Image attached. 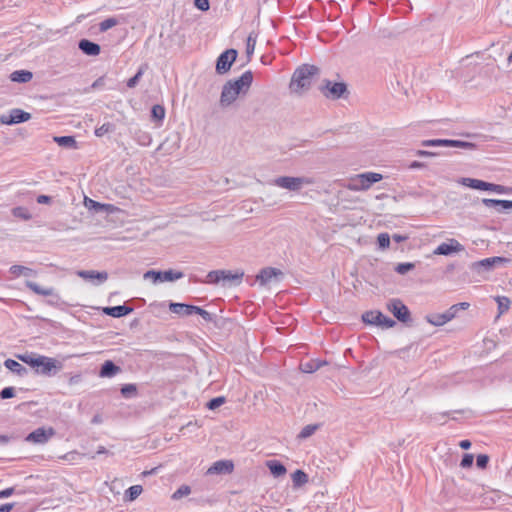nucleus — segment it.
Returning a JSON list of instances; mask_svg holds the SVG:
<instances>
[{
	"mask_svg": "<svg viewBox=\"0 0 512 512\" xmlns=\"http://www.w3.org/2000/svg\"><path fill=\"white\" fill-rule=\"evenodd\" d=\"M252 82L253 73L250 70L245 71L238 79L227 81L222 87L220 106L229 107L241 93L245 94L249 90Z\"/></svg>",
	"mask_w": 512,
	"mask_h": 512,
	"instance_id": "f257e3e1",
	"label": "nucleus"
},
{
	"mask_svg": "<svg viewBox=\"0 0 512 512\" xmlns=\"http://www.w3.org/2000/svg\"><path fill=\"white\" fill-rule=\"evenodd\" d=\"M319 74V68L315 65L303 64L298 67L291 78L290 89L292 92L302 94L310 89L312 79Z\"/></svg>",
	"mask_w": 512,
	"mask_h": 512,
	"instance_id": "f03ea898",
	"label": "nucleus"
},
{
	"mask_svg": "<svg viewBox=\"0 0 512 512\" xmlns=\"http://www.w3.org/2000/svg\"><path fill=\"white\" fill-rule=\"evenodd\" d=\"M319 89L326 98L332 100L346 98L349 95L347 85L344 82H333L325 79Z\"/></svg>",
	"mask_w": 512,
	"mask_h": 512,
	"instance_id": "7ed1b4c3",
	"label": "nucleus"
},
{
	"mask_svg": "<svg viewBox=\"0 0 512 512\" xmlns=\"http://www.w3.org/2000/svg\"><path fill=\"white\" fill-rule=\"evenodd\" d=\"M244 276V272L233 273L230 270H213L207 274L205 283L218 284L220 281L239 284Z\"/></svg>",
	"mask_w": 512,
	"mask_h": 512,
	"instance_id": "20e7f679",
	"label": "nucleus"
},
{
	"mask_svg": "<svg viewBox=\"0 0 512 512\" xmlns=\"http://www.w3.org/2000/svg\"><path fill=\"white\" fill-rule=\"evenodd\" d=\"M238 56V52L236 49L230 48L222 52L216 60V73L219 75H224L228 73L231 69V66L236 61Z\"/></svg>",
	"mask_w": 512,
	"mask_h": 512,
	"instance_id": "39448f33",
	"label": "nucleus"
},
{
	"mask_svg": "<svg viewBox=\"0 0 512 512\" xmlns=\"http://www.w3.org/2000/svg\"><path fill=\"white\" fill-rule=\"evenodd\" d=\"M184 277V274L181 271H175V270H166V271H156V270H149L144 273L143 278L145 280L151 279L153 283L158 282H172L178 279H181Z\"/></svg>",
	"mask_w": 512,
	"mask_h": 512,
	"instance_id": "423d86ee",
	"label": "nucleus"
},
{
	"mask_svg": "<svg viewBox=\"0 0 512 512\" xmlns=\"http://www.w3.org/2000/svg\"><path fill=\"white\" fill-rule=\"evenodd\" d=\"M362 320L366 324L376 325L383 328H392L396 325V322L384 315L380 311H367L362 315Z\"/></svg>",
	"mask_w": 512,
	"mask_h": 512,
	"instance_id": "0eeeda50",
	"label": "nucleus"
},
{
	"mask_svg": "<svg viewBox=\"0 0 512 512\" xmlns=\"http://www.w3.org/2000/svg\"><path fill=\"white\" fill-rule=\"evenodd\" d=\"M421 146L424 147H453V148H462V149H475L476 145L471 142H466L462 140H452V139H430L423 140L421 142Z\"/></svg>",
	"mask_w": 512,
	"mask_h": 512,
	"instance_id": "6e6552de",
	"label": "nucleus"
},
{
	"mask_svg": "<svg viewBox=\"0 0 512 512\" xmlns=\"http://www.w3.org/2000/svg\"><path fill=\"white\" fill-rule=\"evenodd\" d=\"M56 431L53 427H39L25 437V441L32 444H46Z\"/></svg>",
	"mask_w": 512,
	"mask_h": 512,
	"instance_id": "1a4fd4ad",
	"label": "nucleus"
},
{
	"mask_svg": "<svg viewBox=\"0 0 512 512\" xmlns=\"http://www.w3.org/2000/svg\"><path fill=\"white\" fill-rule=\"evenodd\" d=\"M41 364L36 368L35 372L44 376H54L62 369V363L54 358L40 356Z\"/></svg>",
	"mask_w": 512,
	"mask_h": 512,
	"instance_id": "9d476101",
	"label": "nucleus"
},
{
	"mask_svg": "<svg viewBox=\"0 0 512 512\" xmlns=\"http://www.w3.org/2000/svg\"><path fill=\"white\" fill-rule=\"evenodd\" d=\"M309 183L304 177L281 176L273 180V184L289 191H299L303 184Z\"/></svg>",
	"mask_w": 512,
	"mask_h": 512,
	"instance_id": "9b49d317",
	"label": "nucleus"
},
{
	"mask_svg": "<svg viewBox=\"0 0 512 512\" xmlns=\"http://www.w3.org/2000/svg\"><path fill=\"white\" fill-rule=\"evenodd\" d=\"M387 309L394 317L403 323L411 320V313L406 305L400 299H392L387 303Z\"/></svg>",
	"mask_w": 512,
	"mask_h": 512,
	"instance_id": "f8f14e48",
	"label": "nucleus"
},
{
	"mask_svg": "<svg viewBox=\"0 0 512 512\" xmlns=\"http://www.w3.org/2000/svg\"><path fill=\"white\" fill-rule=\"evenodd\" d=\"M508 261H509V259H507L505 257H499V256L485 258L480 261L473 262L470 265V269L472 271H476L478 273L491 271L494 269V267L496 265L506 263Z\"/></svg>",
	"mask_w": 512,
	"mask_h": 512,
	"instance_id": "ddd939ff",
	"label": "nucleus"
},
{
	"mask_svg": "<svg viewBox=\"0 0 512 512\" xmlns=\"http://www.w3.org/2000/svg\"><path fill=\"white\" fill-rule=\"evenodd\" d=\"M31 118V114L21 109H12L8 115H1L0 122L5 125H14L23 123Z\"/></svg>",
	"mask_w": 512,
	"mask_h": 512,
	"instance_id": "4468645a",
	"label": "nucleus"
},
{
	"mask_svg": "<svg viewBox=\"0 0 512 512\" xmlns=\"http://www.w3.org/2000/svg\"><path fill=\"white\" fill-rule=\"evenodd\" d=\"M464 251V246L456 239H449L448 242L441 243L434 251L435 255L449 256L452 253Z\"/></svg>",
	"mask_w": 512,
	"mask_h": 512,
	"instance_id": "2eb2a0df",
	"label": "nucleus"
},
{
	"mask_svg": "<svg viewBox=\"0 0 512 512\" xmlns=\"http://www.w3.org/2000/svg\"><path fill=\"white\" fill-rule=\"evenodd\" d=\"M133 310H134L133 307L128 306L126 304L118 305V306H108V307H103L102 308V311H103V313L105 315L111 316V317H114V318L124 317V316L132 313Z\"/></svg>",
	"mask_w": 512,
	"mask_h": 512,
	"instance_id": "dca6fc26",
	"label": "nucleus"
},
{
	"mask_svg": "<svg viewBox=\"0 0 512 512\" xmlns=\"http://www.w3.org/2000/svg\"><path fill=\"white\" fill-rule=\"evenodd\" d=\"M234 464L231 460H219L207 470V474H229L233 471Z\"/></svg>",
	"mask_w": 512,
	"mask_h": 512,
	"instance_id": "f3484780",
	"label": "nucleus"
},
{
	"mask_svg": "<svg viewBox=\"0 0 512 512\" xmlns=\"http://www.w3.org/2000/svg\"><path fill=\"white\" fill-rule=\"evenodd\" d=\"M482 203L488 208H494L499 213L512 209V200L484 198Z\"/></svg>",
	"mask_w": 512,
	"mask_h": 512,
	"instance_id": "a211bd4d",
	"label": "nucleus"
},
{
	"mask_svg": "<svg viewBox=\"0 0 512 512\" xmlns=\"http://www.w3.org/2000/svg\"><path fill=\"white\" fill-rule=\"evenodd\" d=\"M282 272L273 267H266L260 270V272L256 276V281L259 282L261 286H265L267 283L271 281L273 277L281 275Z\"/></svg>",
	"mask_w": 512,
	"mask_h": 512,
	"instance_id": "6ab92c4d",
	"label": "nucleus"
},
{
	"mask_svg": "<svg viewBox=\"0 0 512 512\" xmlns=\"http://www.w3.org/2000/svg\"><path fill=\"white\" fill-rule=\"evenodd\" d=\"M78 48L88 56H98L101 52V47L98 43L88 39H81L78 42Z\"/></svg>",
	"mask_w": 512,
	"mask_h": 512,
	"instance_id": "aec40b11",
	"label": "nucleus"
},
{
	"mask_svg": "<svg viewBox=\"0 0 512 512\" xmlns=\"http://www.w3.org/2000/svg\"><path fill=\"white\" fill-rule=\"evenodd\" d=\"M77 274L85 280H97V284H101L108 279V273L106 271L81 270L78 271Z\"/></svg>",
	"mask_w": 512,
	"mask_h": 512,
	"instance_id": "412c9836",
	"label": "nucleus"
},
{
	"mask_svg": "<svg viewBox=\"0 0 512 512\" xmlns=\"http://www.w3.org/2000/svg\"><path fill=\"white\" fill-rule=\"evenodd\" d=\"M169 309L172 313L178 314L180 316H190L194 314L195 305L171 302L169 304Z\"/></svg>",
	"mask_w": 512,
	"mask_h": 512,
	"instance_id": "4be33fe9",
	"label": "nucleus"
},
{
	"mask_svg": "<svg viewBox=\"0 0 512 512\" xmlns=\"http://www.w3.org/2000/svg\"><path fill=\"white\" fill-rule=\"evenodd\" d=\"M26 287L33 291L35 294L42 296H54L56 302L59 300V296L55 294V291L52 287L43 288L33 281H27Z\"/></svg>",
	"mask_w": 512,
	"mask_h": 512,
	"instance_id": "5701e85b",
	"label": "nucleus"
},
{
	"mask_svg": "<svg viewBox=\"0 0 512 512\" xmlns=\"http://www.w3.org/2000/svg\"><path fill=\"white\" fill-rule=\"evenodd\" d=\"M428 323L434 326H442L453 319V314L444 313H433L426 317Z\"/></svg>",
	"mask_w": 512,
	"mask_h": 512,
	"instance_id": "b1692460",
	"label": "nucleus"
},
{
	"mask_svg": "<svg viewBox=\"0 0 512 512\" xmlns=\"http://www.w3.org/2000/svg\"><path fill=\"white\" fill-rule=\"evenodd\" d=\"M121 371V368L117 366L113 361L106 360L100 368L99 375L101 377H113Z\"/></svg>",
	"mask_w": 512,
	"mask_h": 512,
	"instance_id": "393cba45",
	"label": "nucleus"
},
{
	"mask_svg": "<svg viewBox=\"0 0 512 512\" xmlns=\"http://www.w3.org/2000/svg\"><path fill=\"white\" fill-rule=\"evenodd\" d=\"M460 183L472 189L487 191L489 182L474 179V178H462Z\"/></svg>",
	"mask_w": 512,
	"mask_h": 512,
	"instance_id": "a878e982",
	"label": "nucleus"
},
{
	"mask_svg": "<svg viewBox=\"0 0 512 512\" xmlns=\"http://www.w3.org/2000/svg\"><path fill=\"white\" fill-rule=\"evenodd\" d=\"M4 366L9 369L11 372L17 374L18 376H25L28 374V369L24 367L22 364L13 359H7L4 362Z\"/></svg>",
	"mask_w": 512,
	"mask_h": 512,
	"instance_id": "bb28decb",
	"label": "nucleus"
},
{
	"mask_svg": "<svg viewBox=\"0 0 512 512\" xmlns=\"http://www.w3.org/2000/svg\"><path fill=\"white\" fill-rule=\"evenodd\" d=\"M266 465L274 477H281L287 472L286 467L278 460H269Z\"/></svg>",
	"mask_w": 512,
	"mask_h": 512,
	"instance_id": "cd10ccee",
	"label": "nucleus"
},
{
	"mask_svg": "<svg viewBox=\"0 0 512 512\" xmlns=\"http://www.w3.org/2000/svg\"><path fill=\"white\" fill-rule=\"evenodd\" d=\"M85 206L95 212H110L114 208L111 204H103L87 197L85 198Z\"/></svg>",
	"mask_w": 512,
	"mask_h": 512,
	"instance_id": "c85d7f7f",
	"label": "nucleus"
},
{
	"mask_svg": "<svg viewBox=\"0 0 512 512\" xmlns=\"http://www.w3.org/2000/svg\"><path fill=\"white\" fill-rule=\"evenodd\" d=\"M33 77L32 72L28 70H16L10 74V79L17 83H27Z\"/></svg>",
	"mask_w": 512,
	"mask_h": 512,
	"instance_id": "c756f323",
	"label": "nucleus"
},
{
	"mask_svg": "<svg viewBox=\"0 0 512 512\" xmlns=\"http://www.w3.org/2000/svg\"><path fill=\"white\" fill-rule=\"evenodd\" d=\"M360 177L364 180V183L367 185L368 189L374 184L383 179V175L376 172H365L359 174Z\"/></svg>",
	"mask_w": 512,
	"mask_h": 512,
	"instance_id": "7c9ffc66",
	"label": "nucleus"
},
{
	"mask_svg": "<svg viewBox=\"0 0 512 512\" xmlns=\"http://www.w3.org/2000/svg\"><path fill=\"white\" fill-rule=\"evenodd\" d=\"M147 69H148L147 63L140 65L136 74L127 81V87L128 88L136 87Z\"/></svg>",
	"mask_w": 512,
	"mask_h": 512,
	"instance_id": "2f4dec72",
	"label": "nucleus"
},
{
	"mask_svg": "<svg viewBox=\"0 0 512 512\" xmlns=\"http://www.w3.org/2000/svg\"><path fill=\"white\" fill-rule=\"evenodd\" d=\"M348 189L351 191H365L368 190V187L364 183V180L358 174L350 180L348 184Z\"/></svg>",
	"mask_w": 512,
	"mask_h": 512,
	"instance_id": "473e14b6",
	"label": "nucleus"
},
{
	"mask_svg": "<svg viewBox=\"0 0 512 512\" xmlns=\"http://www.w3.org/2000/svg\"><path fill=\"white\" fill-rule=\"evenodd\" d=\"M54 141L61 147L76 148L77 142L73 136H56Z\"/></svg>",
	"mask_w": 512,
	"mask_h": 512,
	"instance_id": "72a5a7b5",
	"label": "nucleus"
},
{
	"mask_svg": "<svg viewBox=\"0 0 512 512\" xmlns=\"http://www.w3.org/2000/svg\"><path fill=\"white\" fill-rule=\"evenodd\" d=\"M40 356H35L33 354H24V355H18V359L24 362L25 364L29 365L30 367L36 368L41 364L40 362Z\"/></svg>",
	"mask_w": 512,
	"mask_h": 512,
	"instance_id": "f704fd0d",
	"label": "nucleus"
},
{
	"mask_svg": "<svg viewBox=\"0 0 512 512\" xmlns=\"http://www.w3.org/2000/svg\"><path fill=\"white\" fill-rule=\"evenodd\" d=\"M325 361H320L317 359L309 360L308 362L302 364V369L305 373H313L320 369L323 365H325Z\"/></svg>",
	"mask_w": 512,
	"mask_h": 512,
	"instance_id": "c9c22d12",
	"label": "nucleus"
},
{
	"mask_svg": "<svg viewBox=\"0 0 512 512\" xmlns=\"http://www.w3.org/2000/svg\"><path fill=\"white\" fill-rule=\"evenodd\" d=\"M292 482L294 487H301L308 482V475L298 469L292 474Z\"/></svg>",
	"mask_w": 512,
	"mask_h": 512,
	"instance_id": "e433bc0d",
	"label": "nucleus"
},
{
	"mask_svg": "<svg viewBox=\"0 0 512 512\" xmlns=\"http://www.w3.org/2000/svg\"><path fill=\"white\" fill-rule=\"evenodd\" d=\"M143 491L141 485H133L129 487L124 493L125 501H134Z\"/></svg>",
	"mask_w": 512,
	"mask_h": 512,
	"instance_id": "4c0bfd02",
	"label": "nucleus"
},
{
	"mask_svg": "<svg viewBox=\"0 0 512 512\" xmlns=\"http://www.w3.org/2000/svg\"><path fill=\"white\" fill-rule=\"evenodd\" d=\"M497 304H498V316L504 314L507 312L510 308L511 301L508 297L505 296H497L495 298Z\"/></svg>",
	"mask_w": 512,
	"mask_h": 512,
	"instance_id": "58836bf2",
	"label": "nucleus"
},
{
	"mask_svg": "<svg viewBox=\"0 0 512 512\" xmlns=\"http://www.w3.org/2000/svg\"><path fill=\"white\" fill-rule=\"evenodd\" d=\"M165 117V108L162 105L156 104L151 109V119L155 122H162Z\"/></svg>",
	"mask_w": 512,
	"mask_h": 512,
	"instance_id": "ea45409f",
	"label": "nucleus"
},
{
	"mask_svg": "<svg viewBox=\"0 0 512 512\" xmlns=\"http://www.w3.org/2000/svg\"><path fill=\"white\" fill-rule=\"evenodd\" d=\"M319 428L318 424H309L302 428L300 433L298 434L299 439H307L312 436Z\"/></svg>",
	"mask_w": 512,
	"mask_h": 512,
	"instance_id": "a19ab883",
	"label": "nucleus"
},
{
	"mask_svg": "<svg viewBox=\"0 0 512 512\" xmlns=\"http://www.w3.org/2000/svg\"><path fill=\"white\" fill-rule=\"evenodd\" d=\"M9 271L14 276H20V275L30 276L33 273L32 269L22 266V265H12L10 267Z\"/></svg>",
	"mask_w": 512,
	"mask_h": 512,
	"instance_id": "79ce46f5",
	"label": "nucleus"
},
{
	"mask_svg": "<svg viewBox=\"0 0 512 512\" xmlns=\"http://www.w3.org/2000/svg\"><path fill=\"white\" fill-rule=\"evenodd\" d=\"M114 130H115V125L110 122H107V123L102 124L100 127H97L95 129L94 133L97 137H103L104 135H106L108 133L114 132Z\"/></svg>",
	"mask_w": 512,
	"mask_h": 512,
	"instance_id": "37998d69",
	"label": "nucleus"
},
{
	"mask_svg": "<svg viewBox=\"0 0 512 512\" xmlns=\"http://www.w3.org/2000/svg\"><path fill=\"white\" fill-rule=\"evenodd\" d=\"M119 24V20L116 17H109L99 23L100 32H106L110 28Z\"/></svg>",
	"mask_w": 512,
	"mask_h": 512,
	"instance_id": "c03bdc74",
	"label": "nucleus"
},
{
	"mask_svg": "<svg viewBox=\"0 0 512 512\" xmlns=\"http://www.w3.org/2000/svg\"><path fill=\"white\" fill-rule=\"evenodd\" d=\"M120 391L124 398H132L137 395V387L135 384H125L121 387Z\"/></svg>",
	"mask_w": 512,
	"mask_h": 512,
	"instance_id": "a18cd8bd",
	"label": "nucleus"
},
{
	"mask_svg": "<svg viewBox=\"0 0 512 512\" xmlns=\"http://www.w3.org/2000/svg\"><path fill=\"white\" fill-rule=\"evenodd\" d=\"M136 141L142 146H148L152 142V137L148 132L138 131L136 132Z\"/></svg>",
	"mask_w": 512,
	"mask_h": 512,
	"instance_id": "49530a36",
	"label": "nucleus"
},
{
	"mask_svg": "<svg viewBox=\"0 0 512 512\" xmlns=\"http://www.w3.org/2000/svg\"><path fill=\"white\" fill-rule=\"evenodd\" d=\"M191 493V488L188 485H181L173 494L172 499L173 500H179L183 498L184 496H187Z\"/></svg>",
	"mask_w": 512,
	"mask_h": 512,
	"instance_id": "de8ad7c7",
	"label": "nucleus"
},
{
	"mask_svg": "<svg viewBox=\"0 0 512 512\" xmlns=\"http://www.w3.org/2000/svg\"><path fill=\"white\" fill-rule=\"evenodd\" d=\"M194 314L200 315L206 322H214L215 316L205 309L195 306Z\"/></svg>",
	"mask_w": 512,
	"mask_h": 512,
	"instance_id": "09e8293b",
	"label": "nucleus"
},
{
	"mask_svg": "<svg viewBox=\"0 0 512 512\" xmlns=\"http://www.w3.org/2000/svg\"><path fill=\"white\" fill-rule=\"evenodd\" d=\"M377 244L380 249H387L390 245V236L388 233H380L377 237Z\"/></svg>",
	"mask_w": 512,
	"mask_h": 512,
	"instance_id": "8fccbe9b",
	"label": "nucleus"
},
{
	"mask_svg": "<svg viewBox=\"0 0 512 512\" xmlns=\"http://www.w3.org/2000/svg\"><path fill=\"white\" fill-rule=\"evenodd\" d=\"M12 213L15 217H18V218H21V219H24V220H29L31 218V214L28 212V210L24 207H15L13 210H12Z\"/></svg>",
	"mask_w": 512,
	"mask_h": 512,
	"instance_id": "3c124183",
	"label": "nucleus"
},
{
	"mask_svg": "<svg viewBox=\"0 0 512 512\" xmlns=\"http://www.w3.org/2000/svg\"><path fill=\"white\" fill-rule=\"evenodd\" d=\"M225 401H226L225 397L218 396V397H215V398H212L211 400H209L206 404V407L210 410H214V409L220 407L222 404H224Z\"/></svg>",
	"mask_w": 512,
	"mask_h": 512,
	"instance_id": "603ef678",
	"label": "nucleus"
},
{
	"mask_svg": "<svg viewBox=\"0 0 512 512\" xmlns=\"http://www.w3.org/2000/svg\"><path fill=\"white\" fill-rule=\"evenodd\" d=\"M415 268V265L413 263H410V262H405V263H399L396 267H395V271L398 273V274H401V275H404L406 274L407 272L413 270Z\"/></svg>",
	"mask_w": 512,
	"mask_h": 512,
	"instance_id": "864d4df0",
	"label": "nucleus"
},
{
	"mask_svg": "<svg viewBox=\"0 0 512 512\" xmlns=\"http://www.w3.org/2000/svg\"><path fill=\"white\" fill-rule=\"evenodd\" d=\"M255 44H256V38H254L250 34L247 38V43H246V53H247L249 59H250L251 55L254 53Z\"/></svg>",
	"mask_w": 512,
	"mask_h": 512,
	"instance_id": "5fc2aeb1",
	"label": "nucleus"
},
{
	"mask_svg": "<svg viewBox=\"0 0 512 512\" xmlns=\"http://www.w3.org/2000/svg\"><path fill=\"white\" fill-rule=\"evenodd\" d=\"M489 463V456L486 454H479L476 458V466L479 469H485Z\"/></svg>",
	"mask_w": 512,
	"mask_h": 512,
	"instance_id": "6e6d98bb",
	"label": "nucleus"
},
{
	"mask_svg": "<svg viewBox=\"0 0 512 512\" xmlns=\"http://www.w3.org/2000/svg\"><path fill=\"white\" fill-rule=\"evenodd\" d=\"M473 460H474L473 454L466 453L463 455V457L461 459L460 466L462 468H470L473 464Z\"/></svg>",
	"mask_w": 512,
	"mask_h": 512,
	"instance_id": "4d7b16f0",
	"label": "nucleus"
},
{
	"mask_svg": "<svg viewBox=\"0 0 512 512\" xmlns=\"http://www.w3.org/2000/svg\"><path fill=\"white\" fill-rule=\"evenodd\" d=\"M15 396V388L14 387H5L0 391L1 399H10Z\"/></svg>",
	"mask_w": 512,
	"mask_h": 512,
	"instance_id": "13d9d810",
	"label": "nucleus"
},
{
	"mask_svg": "<svg viewBox=\"0 0 512 512\" xmlns=\"http://www.w3.org/2000/svg\"><path fill=\"white\" fill-rule=\"evenodd\" d=\"M487 191H493V192H496L499 194H504V193H507V188L503 185L489 183Z\"/></svg>",
	"mask_w": 512,
	"mask_h": 512,
	"instance_id": "bf43d9fd",
	"label": "nucleus"
},
{
	"mask_svg": "<svg viewBox=\"0 0 512 512\" xmlns=\"http://www.w3.org/2000/svg\"><path fill=\"white\" fill-rule=\"evenodd\" d=\"M194 5L201 11H207L210 8L209 0H194Z\"/></svg>",
	"mask_w": 512,
	"mask_h": 512,
	"instance_id": "052dcab7",
	"label": "nucleus"
},
{
	"mask_svg": "<svg viewBox=\"0 0 512 512\" xmlns=\"http://www.w3.org/2000/svg\"><path fill=\"white\" fill-rule=\"evenodd\" d=\"M81 380H82L81 374L70 375L68 378V384L76 385V384H79L81 382Z\"/></svg>",
	"mask_w": 512,
	"mask_h": 512,
	"instance_id": "680f3d73",
	"label": "nucleus"
},
{
	"mask_svg": "<svg viewBox=\"0 0 512 512\" xmlns=\"http://www.w3.org/2000/svg\"><path fill=\"white\" fill-rule=\"evenodd\" d=\"M415 155L419 156V157H433V156H436L437 153L431 152V151H427V150H417L415 152Z\"/></svg>",
	"mask_w": 512,
	"mask_h": 512,
	"instance_id": "e2e57ef3",
	"label": "nucleus"
},
{
	"mask_svg": "<svg viewBox=\"0 0 512 512\" xmlns=\"http://www.w3.org/2000/svg\"><path fill=\"white\" fill-rule=\"evenodd\" d=\"M52 198L48 195H39L37 197V203L39 204H49L51 203Z\"/></svg>",
	"mask_w": 512,
	"mask_h": 512,
	"instance_id": "0e129e2a",
	"label": "nucleus"
},
{
	"mask_svg": "<svg viewBox=\"0 0 512 512\" xmlns=\"http://www.w3.org/2000/svg\"><path fill=\"white\" fill-rule=\"evenodd\" d=\"M13 493H14L13 487H9L4 490H1L0 491V499L7 498V497L11 496Z\"/></svg>",
	"mask_w": 512,
	"mask_h": 512,
	"instance_id": "69168bd1",
	"label": "nucleus"
},
{
	"mask_svg": "<svg viewBox=\"0 0 512 512\" xmlns=\"http://www.w3.org/2000/svg\"><path fill=\"white\" fill-rule=\"evenodd\" d=\"M409 169H421V168H424L426 167V164L424 162H419V161H413L409 164Z\"/></svg>",
	"mask_w": 512,
	"mask_h": 512,
	"instance_id": "338daca9",
	"label": "nucleus"
},
{
	"mask_svg": "<svg viewBox=\"0 0 512 512\" xmlns=\"http://www.w3.org/2000/svg\"><path fill=\"white\" fill-rule=\"evenodd\" d=\"M14 507L13 503H5L0 506V512H10Z\"/></svg>",
	"mask_w": 512,
	"mask_h": 512,
	"instance_id": "774afa93",
	"label": "nucleus"
}]
</instances>
